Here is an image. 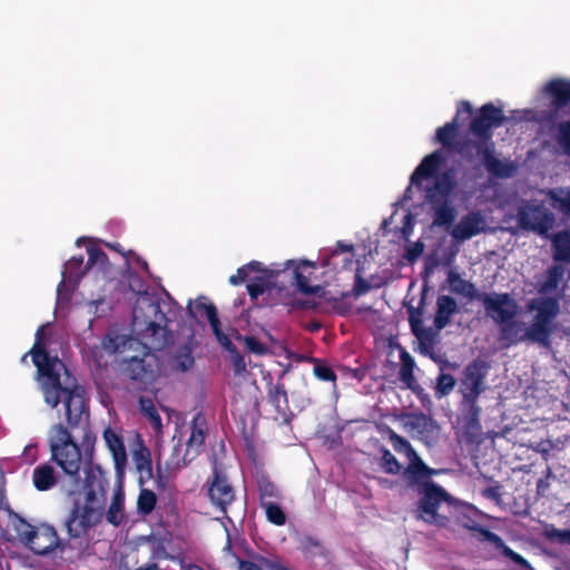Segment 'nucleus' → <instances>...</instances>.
I'll list each match as a JSON object with an SVG mask.
<instances>
[{"mask_svg": "<svg viewBox=\"0 0 570 570\" xmlns=\"http://www.w3.org/2000/svg\"><path fill=\"white\" fill-rule=\"evenodd\" d=\"M544 535L550 542L570 546V529H558L551 525L546 529Z\"/></svg>", "mask_w": 570, "mask_h": 570, "instance_id": "5fc2aeb1", "label": "nucleus"}, {"mask_svg": "<svg viewBox=\"0 0 570 570\" xmlns=\"http://www.w3.org/2000/svg\"><path fill=\"white\" fill-rule=\"evenodd\" d=\"M83 430L79 444L67 424L55 423L48 431V449L50 460L40 463L32 471V484L46 492L59 485L68 495L85 491V501H76L65 522L71 539L85 537L88 531L99 524L105 515L108 479L99 465L90 464L81 476L82 458L92 452L96 435L89 426Z\"/></svg>", "mask_w": 570, "mask_h": 570, "instance_id": "f257e3e1", "label": "nucleus"}, {"mask_svg": "<svg viewBox=\"0 0 570 570\" xmlns=\"http://www.w3.org/2000/svg\"><path fill=\"white\" fill-rule=\"evenodd\" d=\"M139 409L155 429H161V417L151 399L141 396L139 399Z\"/></svg>", "mask_w": 570, "mask_h": 570, "instance_id": "a19ab883", "label": "nucleus"}, {"mask_svg": "<svg viewBox=\"0 0 570 570\" xmlns=\"http://www.w3.org/2000/svg\"><path fill=\"white\" fill-rule=\"evenodd\" d=\"M170 318L161 308L158 298L145 296L139 298L132 309V332L149 345L150 348L163 350L170 338L168 323Z\"/></svg>", "mask_w": 570, "mask_h": 570, "instance_id": "7ed1b4c3", "label": "nucleus"}, {"mask_svg": "<svg viewBox=\"0 0 570 570\" xmlns=\"http://www.w3.org/2000/svg\"><path fill=\"white\" fill-rule=\"evenodd\" d=\"M461 424L465 441L472 443L476 441L482 432L480 421L481 407L478 401H462L460 403Z\"/></svg>", "mask_w": 570, "mask_h": 570, "instance_id": "6ab92c4d", "label": "nucleus"}, {"mask_svg": "<svg viewBox=\"0 0 570 570\" xmlns=\"http://www.w3.org/2000/svg\"><path fill=\"white\" fill-rule=\"evenodd\" d=\"M207 497L210 503L222 513L223 518L227 517V509L236 499L235 489L228 478L215 466L212 478L207 480Z\"/></svg>", "mask_w": 570, "mask_h": 570, "instance_id": "9d476101", "label": "nucleus"}, {"mask_svg": "<svg viewBox=\"0 0 570 570\" xmlns=\"http://www.w3.org/2000/svg\"><path fill=\"white\" fill-rule=\"evenodd\" d=\"M553 478L552 470L550 466H547L543 476L540 478L537 482V493L539 495H546L550 488V479Z\"/></svg>", "mask_w": 570, "mask_h": 570, "instance_id": "052dcab7", "label": "nucleus"}, {"mask_svg": "<svg viewBox=\"0 0 570 570\" xmlns=\"http://www.w3.org/2000/svg\"><path fill=\"white\" fill-rule=\"evenodd\" d=\"M423 252V245L416 243L413 247L407 248L405 257L410 262L415 261Z\"/></svg>", "mask_w": 570, "mask_h": 570, "instance_id": "338daca9", "label": "nucleus"}, {"mask_svg": "<svg viewBox=\"0 0 570 570\" xmlns=\"http://www.w3.org/2000/svg\"><path fill=\"white\" fill-rule=\"evenodd\" d=\"M257 489L259 493V505L282 499V493L277 485L265 474L257 478Z\"/></svg>", "mask_w": 570, "mask_h": 570, "instance_id": "f704fd0d", "label": "nucleus"}, {"mask_svg": "<svg viewBox=\"0 0 570 570\" xmlns=\"http://www.w3.org/2000/svg\"><path fill=\"white\" fill-rule=\"evenodd\" d=\"M314 362H315V365H314L313 372H314V375L320 381L333 382V383L336 381V374L331 366H328L327 364L323 363L320 360H314Z\"/></svg>", "mask_w": 570, "mask_h": 570, "instance_id": "6e6d98bb", "label": "nucleus"}, {"mask_svg": "<svg viewBox=\"0 0 570 570\" xmlns=\"http://www.w3.org/2000/svg\"><path fill=\"white\" fill-rule=\"evenodd\" d=\"M400 361L399 379L406 389L415 392L420 387L414 376L415 361L404 347H400Z\"/></svg>", "mask_w": 570, "mask_h": 570, "instance_id": "c756f323", "label": "nucleus"}, {"mask_svg": "<svg viewBox=\"0 0 570 570\" xmlns=\"http://www.w3.org/2000/svg\"><path fill=\"white\" fill-rule=\"evenodd\" d=\"M485 219L480 212H472L461 217L451 235L456 240H466L484 232Z\"/></svg>", "mask_w": 570, "mask_h": 570, "instance_id": "412c9836", "label": "nucleus"}, {"mask_svg": "<svg viewBox=\"0 0 570 570\" xmlns=\"http://www.w3.org/2000/svg\"><path fill=\"white\" fill-rule=\"evenodd\" d=\"M380 466L385 473L393 475L399 474L402 469L395 455L384 446L381 449Z\"/></svg>", "mask_w": 570, "mask_h": 570, "instance_id": "de8ad7c7", "label": "nucleus"}, {"mask_svg": "<svg viewBox=\"0 0 570 570\" xmlns=\"http://www.w3.org/2000/svg\"><path fill=\"white\" fill-rule=\"evenodd\" d=\"M517 220L521 229L546 236L553 227L556 217L543 205L525 202L518 207Z\"/></svg>", "mask_w": 570, "mask_h": 570, "instance_id": "6e6552de", "label": "nucleus"}, {"mask_svg": "<svg viewBox=\"0 0 570 570\" xmlns=\"http://www.w3.org/2000/svg\"><path fill=\"white\" fill-rule=\"evenodd\" d=\"M489 372V365L481 358L470 362L463 370L459 383V393L462 401H478L485 391V379Z\"/></svg>", "mask_w": 570, "mask_h": 570, "instance_id": "1a4fd4ad", "label": "nucleus"}, {"mask_svg": "<svg viewBox=\"0 0 570 570\" xmlns=\"http://www.w3.org/2000/svg\"><path fill=\"white\" fill-rule=\"evenodd\" d=\"M82 264H83L82 255L72 256L66 263L65 271L62 272V279L60 281V283L58 284V287H57V294H58L59 298L70 301L71 293H70L69 288L67 287V283H73V286H76L80 282V279L82 278L85 273L89 269L86 267L82 269Z\"/></svg>", "mask_w": 570, "mask_h": 570, "instance_id": "aec40b11", "label": "nucleus"}, {"mask_svg": "<svg viewBox=\"0 0 570 570\" xmlns=\"http://www.w3.org/2000/svg\"><path fill=\"white\" fill-rule=\"evenodd\" d=\"M264 268H263V265L261 262H257V261H252L243 266H240L236 274L229 276V283L233 285V286H238L240 284H243L248 277H249V274L253 273V272H263Z\"/></svg>", "mask_w": 570, "mask_h": 570, "instance_id": "79ce46f5", "label": "nucleus"}, {"mask_svg": "<svg viewBox=\"0 0 570 570\" xmlns=\"http://www.w3.org/2000/svg\"><path fill=\"white\" fill-rule=\"evenodd\" d=\"M421 314L422 313L420 308H409L410 327L413 335L419 341L421 354L431 357L433 361H436V356L434 353L436 333L431 327L425 328L422 326Z\"/></svg>", "mask_w": 570, "mask_h": 570, "instance_id": "dca6fc26", "label": "nucleus"}, {"mask_svg": "<svg viewBox=\"0 0 570 570\" xmlns=\"http://www.w3.org/2000/svg\"><path fill=\"white\" fill-rule=\"evenodd\" d=\"M157 503V495L149 489H141L137 499V510L142 515L150 514Z\"/></svg>", "mask_w": 570, "mask_h": 570, "instance_id": "37998d69", "label": "nucleus"}, {"mask_svg": "<svg viewBox=\"0 0 570 570\" xmlns=\"http://www.w3.org/2000/svg\"><path fill=\"white\" fill-rule=\"evenodd\" d=\"M43 328L40 326L36 333V342L29 354L37 367L38 376L45 396V402L52 409L57 407L65 399L66 422L70 429L89 426V404L85 397V391L80 386L65 387L60 381L59 368L65 364L57 357L51 356L43 342Z\"/></svg>", "mask_w": 570, "mask_h": 570, "instance_id": "f03ea898", "label": "nucleus"}, {"mask_svg": "<svg viewBox=\"0 0 570 570\" xmlns=\"http://www.w3.org/2000/svg\"><path fill=\"white\" fill-rule=\"evenodd\" d=\"M482 493L492 501L499 502L501 500V487L499 484L488 487Z\"/></svg>", "mask_w": 570, "mask_h": 570, "instance_id": "0e129e2a", "label": "nucleus"}, {"mask_svg": "<svg viewBox=\"0 0 570 570\" xmlns=\"http://www.w3.org/2000/svg\"><path fill=\"white\" fill-rule=\"evenodd\" d=\"M12 525L20 542L27 547L36 527L31 525L20 517H16V519L12 520Z\"/></svg>", "mask_w": 570, "mask_h": 570, "instance_id": "8fccbe9b", "label": "nucleus"}, {"mask_svg": "<svg viewBox=\"0 0 570 570\" xmlns=\"http://www.w3.org/2000/svg\"><path fill=\"white\" fill-rule=\"evenodd\" d=\"M389 441L397 453H404L407 458L416 454L411 443L392 429L389 430Z\"/></svg>", "mask_w": 570, "mask_h": 570, "instance_id": "09e8293b", "label": "nucleus"}, {"mask_svg": "<svg viewBox=\"0 0 570 570\" xmlns=\"http://www.w3.org/2000/svg\"><path fill=\"white\" fill-rule=\"evenodd\" d=\"M302 546L305 552L312 556L326 557L327 551L322 541L312 535H307L302 540Z\"/></svg>", "mask_w": 570, "mask_h": 570, "instance_id": "603ef678", "label": "nucleus"}, {"mask_svg": "<svg viewBox=\"0 0 570 570\" xmlns=\"http://www.w3.org/2000/svg\"><path fill=\"white\" fill-rule=\"evenodd\" d=\"M563 275V268L561 266H552L548 269L547 278L541 284L539 292L541 294H550L554 292Z\"/></svg>", "mask_w": 570, "mask_h": 570, "instance_id": "c03bdc74", "label": "nucleus"}, {"mask_svg": "<svg viewBox=\"0 0 570 570\" xmlns=\"http://www.w3.org/2000/svg\"><path fill=\"white\" fill-rule=\"evenodd\" d=\"M463 528L470 531L478 532L480 534V541H488L498 549L502 556L510 559L512 562L518 564L520 568L524 570H533L531 563L523 558L520 553L512 550L509 546L505 544L503 539L497 533L490 531L489 529L482 527L478 522L463 523Z\"/></svg>", "mask_w": 570, "mask_h": 570, "instance_id": "ddd939ff", "label": "nucleus"}, {"mask_svg": "<svg viewBox=\"0 0 570 570\" xmlns=\"http://www.w3.org/2000/svg\"><path fill=\"white\" fill-rule=\"evenodd\" d=\"M480 302L484 309L497 323L501 324V336L512 343V331L515 326L513 321L518 314V304L508 293H482Z\"/></svg>", "mask_w": 570, "mask_h": 570, "instance_id": "423d86ee", "label": "nucleus"}, {"mask_svg": "<svg viewBox=\"0 0 570 570\" xmlns=\"http://www.w3.org/2000/svg\"><path fill=\"white\" fill-rule=\"evenodd\" d=\"M316 268V264L309 261H287L285 267L282 269L284 273L283 277L289 276V283L294 285L298 292L305 295L317 294L321 291L320 285H311L309 279L313 271Z\"/></svg>", "mask_w": 570, "mask_h": 570, "instance_id": "f8f14e48", "label": "nucleus"}, {"mask_svg": "<svg viewBox=\"0 0 570 570\" xmlns=\"http://www.w3.org/2000/svg\"><path fill=\"white\" fill-rule=\"evenodd\" d=\"M61 547V540L55 529L49 524L36 527L27 546L35 554L47 556Z\"/></svg>", "mask_w": 570, "mask_h": 570, "instance_id": "a211bd4d", "label": "nucleus"}, {"mask_svg": "<svg viewBox=\"0 0 570 570\" xmlns=\"http://www.w3.org/2000/svg\"><path fill=\"white\" fill-rule=\"evenodd\" d=\"M239 570H263L259 564L249 560L239 561Z\"/></svg>", "mask_w": 570, "mask_h": 570, "instance_id": "774afa93", "label": "nucleus"}, {"mask_svg": "<svg viewBox=\"0 0 570 570\" xmlns=\"http://www.w3.org/2000/svg\"><path fill=\"white\" fill-rule=\"evenodd\" d=\"M207 421L203 413L198 412L191 420L190 423V435L187 440V450L185 456L194 451V455L199 452V449L204 445L207 434Z\"/></svg>", "mask_w": 570, "mask_h": 570, "instance_id": "393cba45", "label": "nucleus"}, {"mask_svg": "<svg viewBox=\"0 0 570 570\" xmlns=\"http://www.w3.org/2000/svg\"><path fill=\"white\" fill-rule=\"evenodd\" d=\"M554 141L561 153L570 158V119L556 125Z\"/></svg>", "mask_w": 570, "mask_h": 570, "instance_id": "58836bf2", "label": "nucleus"}, {"mask_svg": "<svg viewBox=\"0 0 570 570\" xmlns=\"http://www.w3.org/2000/svg\"><path fill=\"white\" fill-rule=\"evenodd\" d=\"M203 299L205 297L198 298L195 301V304L191 306V304L188 305V312L193 317L202 316L206 317L209 325H212L213 318L212 314L214 313V317L218 318V312L216 306L213 303H206Z\"/></svg>", "mask_w": 570, "mask_h": 570, "instance_id": "ea45409f", "label": "nucleus"}, {"mask_svg": "<svg viewBox=\"0 0 570 570\" xmlns=\"http://www.w3.org/2000/svg\"><path fill=\"white\" fill-rule=\"evenodd\" d=\"M478 155L482 157L487 171L497 178H510L517 173V166L510 160H501L495 156V145L475 144Z\"/></svg>", "mask_w": 570, "mask_h": 570, "instance_id": "4468645a", "label": "nucleus"}, {"mask_svg": "<svg viewBox=\"0 0 570 570\" xmlns=\"http://www.w3.org/2000/svg\"><path fill=\"white\" fill-rule=\"evenodd\" d=\"M456 384V380L452 374L440 372L436 377L434 395L438 399L449 395Z\"/></svg>", "mask_w": 570, "mask_h": 570, "instance_id": "a18cd8bd", "label": "nucleus"}, {"mask_svg": "<svg viewBox=\"0 0 570 570\" xmlns=\"http://www.w3.org/2000/svg\"><path fill=\"white\" fill-rule=\"evenodd\" d=\"M265 510L266 519L268 522L275 525H284L286 523L287 517L283 508L279 505L278 501L275 502H266V504L261 505Z\"/></svg>", "mask_w": 570, "mask_h": 570, "instance_id": "49530a36", "label": "nucleus"}, {"mask_svg": "<svg viewBox=\"0 0 570 570\" xmlns=\"http://www.w3.org/2000/svg\"><path fill=\"white\" fill-rule=\"evenodd\" d=\"M433 225L438 227L450 226L456 217L455 208L450 204L449 200H439L436 205H433Z\"/></svg>", "mask_w": 570, "mask_h": 570, "instance_id": "c9c22d12", "label": "nucleus"}, {"mask_svg": "<svg viewBox=\"0 0 570 570\" xmlns=\"http://www.w3.org/2000/svg\"><path fill=\"white\" fill-rule=\"evenodd\" d=\"M263 273L265 274L264 276L256 277L254 282L247 285L248 295L253 301L257 299L266 291L276 288L277 277H282L284 271L264 269Z\"/></svg>", "mask_w": 570, "mask_h": 570, "instance_id": "bb28decb", "label": "nucleus"}, {"mask_svg": "<svg viewBox=\"0 0 570 570\" xmlns=\"http://www.w3.org/2000/svg\"><path fill=\"white\" fill-rule=\"evenodd\" d=\"M132 461L139 473L138 482L140 485H144L154 478L151 454L147 446L141 444L139 449L132 453Z\"/></svg>", "mask_w": 570, "mask_h": 570, "instance_id": "7c9ffc66", "label": "nucleus"}, {"mask_svg": "<svg viewBox=\"0 0 570 570\" xmlns=\"http://www.w3.org/2000/svg\"><path fill=\"white\" fill-rule=\"evenodd\" d=\"M168 475L165 474L160 466H157V472L155 476V483L158 491H165L168 487Z\"/></svg>", "mask_w": 570, "mask_h": 570, "instance_id": "e2e57ef3", "label": "nucleus"}, {"mask_svg": "<svg viewBox=\"0 0 570 570\" xmlns=\"http://www.w3.org/2000/svg\"><path fill=\"white\" fill-rule=\"evenodd\" d=\"M88 252V262L86 268H92L95 266H99L101 269L108 263L107 254L97 246H90L87 248Z\"/></svg>", "mask_w": 570, "mask_h": 570, "instance_id": "864d4df0", "label": "nucleus"}, {"mask_svg": "<svg viewBox=\"0 0 570 570\" xmlns=\"http://www.w3.org/2000/svg\"><path fill=\"white\" fill-rule=\"evenodd\" d=\"M459 313V305L455 298L450 295H439L436 298V312L433 320V325L436 331L445 328L451 317Z\"/></svg>", "mask_w": 570, "mask_h": 570, "instance_id": "b1692460", "label": "nucleus"}, {"mask_svg": "<svg viewBox=\"0 0 570 570\" xmlns=\"http://www.w3.org/2000/svg\"><path fill=\"white\" fill-rule=\"evenodd\" d=\"M409 459L410 463L404 471L409 483L420 488V484L431 481L430 478L435 473V470L429 468L417 453Z\"/></svg>", "mask_w": 570, "mask_h": 570, "instance_id": "a878e982", "label": "nucleus"}, {"mask_svg": "<svg viewBox=\"0 0 570 570\" xmlns=\"http://www.w3.org/2000/svg\"><path fill=\"white\" fill-rule=\"evenodd\" d=\"M544 94L551 102V110L546 120L552 122L558 114L570 105V80L566 78L551 79L544 87Z\"/></svg>", "mask_w": 570, "mask_h": 570, "instance_id": "2eb2a0df", "label": "nucleus"}, {"mask_svg": "<svg viewBox=\"0 0 570 570\" xmlns=\"http://www.w3.org/2000/svg\"><path fill=\"white\" fill-rule=\"evenodd\" d=\"M445 157L442 150H435L426 155L411 175V185L421 187L422 179L433 177L444 164Z\"/></svg>", "mask_w": 570, "mask_h": 570, "instance_id": "4be33fe9", "label": "nucleus"}, {"mask_svg": "<svg viewBox=\"0 0 570 570\" xmlns=\"http://www.w3.org/2000/svg\"><path fill=\"white\" fill-rule=\"evenodd\" d=\"M268 402L274 406L275 411L285 422H288L287 412L289 411L287 391L282 382L269 384L267 389Z\"/></svg>", "mask_w": 570, "mask_h": 570, "instance_id": "c85d7f7f", "label": "nucleus"}, {"mask_svg": "<svg viewBox=\"0 0 570 570\" xmlns=\"http://www.w3.org/2000/svg\"><path fill=\"white\" fill-rule=\"evenodd\" d=\"M232 354V363L233 368L236 375H240L246 372V362L244 356L235 348L234 352H229Z\"/></svg>", "mask_w": 570, "mask_h": 570, "instance_id": "680f3d73", "label": "nucleus"}, {"mask_svg": "<svg viewBox=\"0 0 570 570\" xmlns=\"http://www.w3.org/2000/svg\"><path fill=\"white\" fill-rule=\"evenodd\" d=\"M108 523L118 527L125 519L124 513V495L119 492L112 497L109 508L106 512Z\"/></svg>", "mask_w": 570, "mask_h": 570, "instance_id": "4c0bfd02", "label": "nucleus"}, {"mask_svg": "<svg viewBox=\"0 0 570 570\" xmlns=\"http://www.w3.org/2000/svg\"><path fill=\"white\" fill-rule=\"evenodd\" d=\"M194 363H195V360H194L191 353L185 352V353L178 354L176 356L174 367L177 371L186 372L193 367Z\"/></svg>", "mask_w": 570, "mask_h": 570, "instance_id": "13d9d810", "label": "nucleus"}, {"mask_svg": "<svg viewBox=\"0 0 570 570\" xmlns=\"http://www.w3.org/2000/svg\"><path fill=\"white\" fill-rule=\"evenodd\" d=\"M212 318H213V322H212V331H213V334L215 335L217 342L222 345V347H224L226 351L228 352H234L235 348H237L234 343L232 342V340L228 337V335H226L222 327H220V321L219 318H215L214 317V313L212 314Z\"/></svg>", "mask_w": 570, "mask_h": 570, "instance_id": "3c124183", "label": "nucleus"}, {"mask_svg": "<svg viewBox=\"0 0 570 570\" xmlns=\"http://www.w3.org/2000/svg\"><path fill=\"white\" fill-rule=\"evenodd\" d=\"M134 338L129 335L120 334L118 331L110 330L101 340L99 345H95L91 351V357L98 366H101L104 352L108 354L122 353L130 348Z\"/></svg>", "mask_w": 570, "mask_h": 570, "instance_id": "f3484780", "label": "nucleus"}, {"mask_svg": "<svg viewBox=\"0 0 570 570\" xmlns=\"http://www.w3.org/2000/svg\"><path fill=\"white\" fill-rule=\"evenodd\" d=\"M419 501L414 511L415 519L438 528H446L450 518L439 513L442 503L454 505L456 500L441 485L434 481H426L416 488Z\"/></svg>", "mask_w": 570, "mask_h": 570, "instance_id": "39448f33", "label": "nucleus"}, {"mask_svg": "<svg viewBox=\"0 0 570 570\" xmlns=\"http://www.w3.org/2000/svg\"><path fill=\"white\" fill-rule=\"evenodd\" d=\"M354 246L352 244H344L342 242H337L336 248L333 252V256L337 255L338 253H350L351 257L346 258L345 262L352 263Z\"/></svg>", "mask_w": 570, "mask_h": 570, "instance_id": "69168bd1", "label": "nucleus"}, {"mask_svg": "<svg viewBox=\"0 0 570 570\" xmlns=\"http://www.w3.org/2000/svg\"><path fill=\"white\" fill-rule=\"evenodd\" d=\"M528 309L534 312L531 324L518 341H529L539 344L546 350L552 348L551 334L556 328V318L560 313V303L557 297H539L528 302Z\"/></svg>", "mask_w": 570, "mask_h": 570, "instance_id": "20e7f679", "label": "nucleus"}, {"mask_svg": "<svg viewBox=\"0 0 570 570\" xmlns=\"http://www.w3.org/2000/svg\"><path fill=\"white\" fill-rule=\"evenodd\" d=\"M553 259L570 263V229L556 233L551 238Z\"/></svg>", "mask_w": 570, "mask_h": 570, "instance_id": "72a5a7b5", "label": "nucleus"}, {"mask_svg": "<svg viewBox=\"0 0 570 570\" xmlns=\"http://www.w3.org/2000/svg\"><path fill=\"white\" fill-rule=\"evenodd\" d=\"M371 289V284L358 272L355 274V283L353 287V295L360 297Z\"/></svg>", "mask_w": 570, "mask_h": 570, "instance_id": "bf43d9fd", "label": "nucleus"}, {"mask_svg": "<svg viewBox=\"0 0 570 570\" xmlns=\"http://www.w3.org/2000/svg\"><path fill=\"white\" fill-rule=\"evenodd\" d=\"M546 197L550 206L566 218H570V186L549 188Z\"/></svg>", "mask_w": 570, "mask_h": 570, "instance_id": "cd10ccee", "label": "nucleus"}, {"mask_svg": "<svg viewBox=\"0 0 570 570\" xmlns=\"http://www.w3.org/2000/svg\"><path fill=\"white\" fill-rule=\"evenodd\" d=\"M245 347L255 355H265L268 351L265 344L258 341L255 336L244 337Z\"/></svg>", "mask_w": 570, "mask_h": 570, "instance_id": "4d7b16f0", "label": "nucleus"}, {"mask_svg": "<svg viewBox=\"0 0 570 570\" xmlns=\"http://www.w3.org/2000/svg\"><path fill=\"white\" fill-rule=\"evenodd\" d=\"M124 371L131 381L139 383L140 389L145 390L158 376L157 360L149 352L142 357L132 356L124 362Z\"/></svg>", "mask_w": 570, "mask_h": 570, "instance_id": "9b49d317", "label": "nucleus"}, {"mask_svg": "<svg viewBox=\"0 0 570 570\" xmlns=\"http://www.w3.org/2000/svg\"><path fill=\"white\" fill-rule=\"evenodd\" d=\"M507 121L503 110L492 102H487L480 107L479 112L470 122V131L478 138L470 145L475 148V144L493 142V128L501 127Z\"/></svg>", "mask_w": 570, "mask_h": 570, "instance_id": "0eeeda50", "label": "nucleus"}, {"mask_svg": "<svg viewBox=\"0 0 570 570\" xmlns=\"http://www.w3.org/2000/svg\"><path fill=\"white\" fill-rule=\"evenodd\" d=\"M456 186L454 170L448 169L436 177L433 188L428 190V199L432 205L439 200H449Z\"/></svg>", "mask_w": 570, "mask_h": 570, "instance_id": "5701e85b", "label": "nucleus"}, {"mask_svg": "<svg viewBox=\"0 0 570 570\" xmlns=\"http://www.w3.org/2000/svg\"><path fill=\"white\" fill-rule=\"evenodd\" d=\"M459 125L456 118L436 129L435 138L446 150L455 149L454 140L458 136Z\"/></svg>", "mask_w": 570, "mask_h": 570, "instance_id": "e433bc0d", "label": "nucleus"}, {"mask_svg": "<svg viewBox=\"0 0 570 570\" xmlns=\"http://www.w3.org/2000/svg\"><path fill=\"white\" fill-rule=\"evenodd\" d=\"M448 283L454 294L462 295L470 301L481 299L482 293L476 291L475 285L470 281L462 278L456 272L450 271L448 273Z\"/></svg>", "mask_w": 570, "mask_h": 570, "instance_id": "2f4dec72", "label": "nucleus"}, {"mask_svg": "<svg viewBox=\"0 0 570 570\" xmlns=\"http://www.w3.org/2000/svg\"><path fill=\"white\" fill-rule=\"evenodd\" d=\"M104 439L112 454L116 468L120 469L127 460L122 439L111 428H107L104 431Z\"/></svg>", "mask_w": 570, "mask_h": 570, "instance_id": "473e14b6", "label": "nucleus"}]
</instances>
